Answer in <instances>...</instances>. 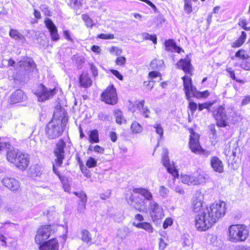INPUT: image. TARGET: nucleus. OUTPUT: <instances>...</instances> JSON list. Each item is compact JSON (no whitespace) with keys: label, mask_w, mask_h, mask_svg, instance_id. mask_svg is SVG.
Instances as JSON below:
<instances>
[{"label":"nucleus","mask_w":250,"mask_h":250,"mask_svg":"<svg viewBox=\"0 0 250 250\" xmlns=\"http://www.w3.org/2000/svg\"><path fill=\"white\" fill-rule=\"evenodd\" d=\"M116 116V122L118 124H122V114L120 110H117L115 113Z\"/></svg>","instance_id":"nucleus-49"},{"label":"nucleus","mask_w":250,"mask_h":250,"mask_svg":"<svg viewBox=\"0 0 250 250\" xmlns=\"http://www.w3.org/2000/svg\"><path fill=\"white\" fill-rule=\"evenodd\" d=\"M10 36L17 40H22L24 39L23 35L20 33L17 30L11 29L9 32Z\"/></svg>","instance_id":"nucleus-31"},{"label":"nucleus","mask_w":250,"mask_h":250,"mask_svg":"<svg viewBox=\"0 0 250 250\" xmlns=\"http://www.w3.org/2000/svg\"><path fill=\"white\" fill-rule=\"evenodd\" d=\"M67 119L64 112L58 115V110L54 112L53 119L45 127V134L49 139H55L60 137L64 131Z\"/></svg>","instance_id":"nucleus-3"},{"label":"nucleus","mask_w":250,"mask_h":250,"mask_svg":"<svg viewBox=\"0 0 250 250\" xmlns=\"http://www.w3.org/2000/svg\"><path fill=\"white\" fill-rule=\"evenodd\" d=\"M66 144L62 139H60L56 145V147L54 149V153L56 159H55V164L57 166L60 167L62 163V161L64 158V149Z\"/></svg>","instance_id":"nucleus-10"},{"label":"nucleus","mask_w":250,"mask_h":250,"mask_svg":"<svg viewBox=\"0 0 250 250\" xmlns=\"http://www.w3.org/2000/svg\"><path fill=\"white\" fill-rule=\"evenodd\" d=\"M202 176L199 175L198 177H194L192 176H189V185H197L200 184V180L201 179Z\"/></svg>","instance_id":"nucleus-36"},{"label":"nucleus","mask_w":250,"mask_h":250,"mask_svg":"<svg viewBox=\"0 0 250 250\" xmlns=\"http://www.w3.org/2000/svg\"><path fill=\"white\" fill-rule=\"evenodd\" d=\"M184 83V90L186 96L188 101L193 96H198L199 95L195 94L196 88L192 85L191 79L188 76H185L182 77Z\"/></svg>","instance_id":"nucleus-11"},{"label":"nucleus","mask_w":250,"mask_h":250,"mask_svg":"<svg viewBox=\"0 0 250 250\" xmlns=\"http://www.w3.org/2000/svg\"><path fill=\"white\" fill-rule=\"evenodd\" d=\"M98 38L102 39H113L114 38L113 34H101L98 36Z\"/></svg>","instance_id":"nucleus-50"},{"label":"nucleus","mask_w":250,"mask_h":250,"mask_svg":"<svg viewBox=\"0 0 250 250\" xmlns=\"http://www.w3.org/2000/svg\"><path fill=\"white\" fill-rule=\"evenodd\" d=\"M155 129L156 132L160 135V139H161L163 136L164 130L162 125L159 124H156L153 125Z\"/></svg>","instance_id":"nucleus-41"},{"label":"nucleus","mask_w":250,"mask_h":250,"mask_svg":"<svg viewBox=\"0 0 250 250\" xmlns=\"http://www.w3.org/2000/svg\"><path fill=\"white\" fill-rule=\"evenodd\" d=\"M90 69L92 73L93 76L95 77L98 76V73L96 67L93 64H90Z\"/></svg>","instance_id":"nucleus-58"},{"label":"nucleus","mask_w":250,"mask_h":250,"mask_svg":"<svg viewBox=\"0 0 250 250\" xmlns=\"http://www.w3.org/2000/svg\"><path fill=\"white\" fill-rule=\"evenodd\" d=\"M198 0H184V11L189 14L197 10Z\"/></svg>","instance_id":"nucleus-22"},{"label":"nucleus","mask_w":250,"mask_h":250,"mask_svg":"<svg viewBox=\"0 0 250 250\" xmlns=\"http://www.w3.org/2000/svg\"><path fill=\"white\" fill-rule=\"evenodd\" d=\"M131 130L134 133H139L142 132V128L138 123L134 122L131 125Z\"/></svg>","instance_id":"nucleus-34"},{"label":"nucleus","mask_w":250,"mask_h":250,"mask_svg":"<svg viewBox=\"0 0 250 250\" xmlns=\"http://www.w3.org/2000/svg\"><path fill=\"white\" fill-rule=\"evenodd\" d=\"M57 92V90L56 88L48 89L42 84H41L36 92V95L37 96L38 101L43 102L53 97L56 94Z\"/></svg>","instance_id":"nucleus-6"},{"label":"nucleus","mask_w":250,"mask_h":250,"mask_svg":"<svg viewBox=\"0 0 250 250\" xmlns=\"http://www.w3.org/2000/svg\"><path fill=\"white\" fill-rule=\"evenodd\" d=\"M173 223V220L171 218H167L163 223V227L166 229L168 227L171 226Z\"/></svg>","instance_id":"nucleus-52"},{"label":"nucleus","mask_w":250,"mask_h":250,"mask_svg":"<svg viewBox=\"0 0 250 250\" xmlns=\"http://www.w3.org/2000/svg\"><path fill=\"white\" fill-rule=\"evenodd\" d=\"M150 67L152 69L162 70L165 68L164 62L163 60L153 59L150 63Z\"/></svg>","instance_id":"nucleus-26"},{"label":"nucleus","mask_w":250,"mask_h":250,"mask_svg":"<svg viewBox=\"0 0 250 250\" xmlns=\"http://www.w3.org/2000/svg\"><path fill=\"white\" fill-rule=\"evenodd\" d=\"M213 103L211 102L205 103L202 104H199L198 110L199 111L203 110L204 108L209 109V108L212 105Z\"/></svg>","instance_id":"nucleus-47"},{"label":"nucleus","mask_w":250,"mask_h":250,"mask_svg":"<svg viewBox=\"0 0 250 250\" xmlns=\"http://www.w3.org/2000/svg\"><path fill=\"white\" fill-rule=\"evenodd\" d=\"M175 191L177 193H178L179 194L181 195H184L185 193V191L182 188H181L180 186H177L175 188Z\"/></svg>","instance_id":"nucleus-62"},{"label":"nucleus","mask_w":250,"mask_h":250,"mask_svg":"<svg viewBox=\"0 0 250 250\" xmlns=\"http://www.w3.org/2000/svg\"><path fill=\"white\" fill-rule=\"evenodd\" d=\"M44 23L46 27L50 32L52 41L55 42L58 41L60 39V37L58 33V30L56 25L53 21L49 19H46L44 21Z\"/></svg>","instance_id":"nucleus-15"},{"label":"nucleus","mask_w":250,"mask_h":250,"mask_svg":"<svg viewBox=\"0 0 250 250\" xmlns=\"http://www.w3.org/2000/svg\"><path fill=\"white\" fill-rule=\"evenodd\" d=\"M188 101H189L188 108L190 110L191 113H193L197 109V105L195 103H194L193 102H191V99Z\"/></svg>","instance_id":"nucleus-51"},{"label":"nucleus","mask_w":250,"mask_h":250,"mask_svg":"<svg viewBox=\"0 0 250 250\" xmlns=\"http://www.w3.org/2000/svg\"><path fill=\"white\" fill-rule=\"evenodd\" d=\"M21 152L16 148L9 149L7 151L6 159L11 163L13 164L14 162L20 156Z\"/></svg>","instance_id":"nucleus-23"},{"label":"nucleus","mask_w":250,"mask_h":250,"mask_svg":"<svg viewBox=\"0 0 250 250\" xmlns=\"http://www.w3.org/2000/svg\"><path fill=\"white\" fill-rule=\"evenodd\" d=\"M227 72L229 73V77L233 80L236 81L237 82H239L240 83H244V81L243 80H238L236 79L234 71L233 70L232 68L231 67H229L227 69Z\"/></svg>","instance_id":"nucleus-38"},{"label":"nucleus","mask_w":250,"mask_h":250,"mask_svg":"<svg viewBox=\"0 0 250 250\" xmlns=\"http://www.w3.org/2000/svg\"><path fill=\"white\" fill-rule=\"evenodd\" d=\"M195 94L199 95V97L197 96H194V97H196L197 98H200L203 97H207L209 95V92L208 90H206L203 92H200L198 91L197 89L196 90V92Z\"/></svg>","instance_id":"nucleus-48"},{"label":"nucleus","mask_w":250,"mask_h":250,"mask_svg":"<svg viewBox=\"0 0 250 250\" xmlns=\"http://www.w3.org/2000/svg\"><path fill=\"white\" fill-rule=\"evenodd\" d=\"M240 38H238L237 40H236L232 44V47H239L241 46L244 42Z\"/></svg>","instance_id":"nucleus-54"},{"label":"nucleus","mask_w":250,"mask_h":250,"mask_svg":"<svg viewBox=\"0 0 250 250\" xmlns=\"http://www.w3.org/2000/svg\"><path fill=\"white\" fill-rule=\"evenodd\" d=\"M239 66L243 69L250 70V61L248 59L242 61Z\"/></svg>","instance_id":"nucleus-44"},{"label":"nucleus","mask_w":250,"mask_h":250,"mask_svg":"<svg viewBox=\"0 0 250 250\" xmlns=\"http://www.w3.org/2000/svg\"><path fill=\"white\" fill-rule=\"evenodd\" d=\"M190 133L189 141V146L191 151L194 153H200L202 150L201 147L199 144V135L195 132L193 129H190Z\"/></svg>","instance_id":"nucleus-9"},{"label":"nucleus","mask_w":250,"mask_h":250,"mask_svg":"<svg viewBox=\"0 0 250 250\" xmlns=\"http://www.w3.org/2000/svg\"><path fill=\"white\" fill-rule=\"evenodd\" d=\"M192 207L195 212H199L195 218V227L199 230L205 231L210 228L226 213V203L219 201L209 207L203 208L204 195L196 192L192 199Z\"/></svg>","instance_id":"nucleus-1"},{"label":"nucleus","mask_w":250,"mask_h":250,"mask_svg":"<svg viewBox=\"0 0 250 250\" xmlns=\"http://www.w3.org/2000/svg\"><path fill=\"white\" fill-rule=\"evenodd\" d=\"M167 246V244L165 242V241L162 239L160 238L159 240V247L160 248L163 250Z\"/></svg>","instance_id":"nucleus-63"},{"label":"nucleus","mask_w":250,"mask_h":250,"mask_svg":"<svg viewBox=\"0 0 250 250\" xmlns=\"http://www.w3.org/2000/svg\"><path fill=\"white\" fill-rule=\"evenodd\" d=\"M80 85L83 87H88L91 85L92 81L87 74L83 73L79 79Z\"/></svg>","instance_id":"nucleus-28"},{"label":"nucleus","mask_w":250,"mask_h":250,"mask_svg":"<svg viewBox=\"0 0 250 250\" xmlns=\"http://www.w3.org/2000/svg\"><path fill=\"white\" fill-rule=\"evenodd\" d=\"M2 184L8 189L15 191L20 188L19 182L13 178L5 177L1 181Z\"/></svg>","instance_id":"nucleus-17"},{"label":"nucleus","mask_w":250,"mask_h":250,"mask_svg":"<svg viewBox=\"0 0 250 250\" xmlns=\"http://www.w3.org/2000/svg\"><path fill=\"white\" fill-rule=\"evenodd\" d=\"M26 99V96L21 89L15 91L10 96L9 102L11 104L21 102Z\"/></svg>","instance_id":"nucleus-19"},{"label":"nucleus","mask_w":250,"mask_h":250,"mask_svg":"<svg viewBox=\"0 0 250 250\" xmlns=\"http://www.w3.org/2000/svg\"><path fill=\"white\" fill-rule=\"evenodd\" d=\"M210 165L213 169L219 173L224 172V165L222 161L217 157H213L210 160Z\"/></svg>","instance_id":"nucleus-21"},{"label":"nucleus","mask_w":250,"mask_h":250,"mask_svg":"<svg viewBox=\"0 0 250 250\" xmlns=\"http://www.w3.org/2000/svg\"><path fill=\"white\" fill-rule=\"evenodd\" d=\"M149 78L151 80L157 77H161V74L158 71H153L149 73Z\"/></svg>","instance_id":"nucleus-53"},{"label":"nucleus","mask_w":250,"mask_h":250,"mask_svg":"<svg viewBox=\"0 0 250 250\" xmlns=\"http://www.w3.org/2000/svg\"><path fill=\"white\" fill-rule=\"evenodd\" d=\"M145 104V101L142 100L140 101L136 100L135 99L129 100L127 103L128 110L133 113L137 109H140L141 106H143Z\"/></svg>","instance_id":"nucleus-20"},{"label":"nucleus","mask_w":250,"mask_h":250,"mask_svg":"<svg viewBox=\"0 0 250 250\" xmlns=\"http://www.w3.org/2000/svg\"><path fill=\"white\" fill-rule=\"evenodd\" d=\"M18 67L23 68L27 71H33L36 67V64L34 61L30 58L26 57L17 62Z\"/></svg>","instance_id":"nucleus-18"},{"label":"nucleus","mask_w":250,"mask_h":250,"mask_svg":"<svg viewBox=\"0 0 250 250\" xmlns=\"http://www.w3.org/2000/svg\"><path fill=\"white\" fill-rule=\"evenodd\" d=\"M148 208L150 216L153 221H158L164 216L163 208L154 201L149 203Z\"/></svg>","instance_id":"nucleus-7"},{"label":"nucleus","mask_w":250,"mask_h":250,"mask_svg":"<svg viewBox=\"0 0 250 250\" xmlns=\"http://www.w3.org/2000/svg\"><path fill=\"white\" fill-rule=\"evenodd\" d=\"M16 224L10 222H6L2 224V226L1 227H4L6 229L11 228L12 229H16Z\"/></svg>","instance_id":"nucleus-55"},{"label":"nucleus","mask_w":250,"mask_h":250,"mask_svg":"<svg viewBox=\"0 0 250 250\" xmlns=\"http://www.w3.org/2000/svg\"><path fill=\"white\" fill-rule=\"evenodd\" d=\"M0 243L2 246H7L6 239L5 236L0 232Z\"/></svg>","instance_id":"nucleus-59"},{"label":"nucleus","mask_w":250,"mask_h":250,"mask_svg":"<svg viewBox=\"0 0 250 250\" xmlns=\"http://www.w3.org/2000/svg\"><path fill=\"white\" fill-rule=\"evenodd\" d=\"M110 72L115 76L117 78H118L120 80H123V76L122 75L120 74V73L116 70L111 69L110 70Z\"/></svg>","instance_id":"nucleus-56"},{"label":"nucleus","mask_w":250,"mask_h":250,"mask_svg":"<svg viewBox=\"0 0 250 250\" xmlns=\"http://www.w3.org/2000/svg\"><path fill=\"white\" fill-rule=\"evenodd\" d=\"M133 191L141 194L146 200L152 201V194L148 189L143 188H137L133 189Z\"/></svg>","instance_id":"nucleus-25"},{"label":"nucleus","mask_w":250,"mask_h":250,"mask_svg":"<svg viewBox=\"0 0 250 250\" xmlns=\"http://www.w3.org/2000/svg\"><path fill=\"white\" fill-rule=\"evenodd\" d=\"M162 161L163 165L166 167L168 172L171 174L174 177L178 176V171L170 165L168 156V150L167 148L163 149Z\"/></svg>","instance_id":"nucleus-13"},{"label":"nucleus","mask_w":250,"mask_h":250,"mask_svg":"<svg viewBox=\"0 0 250 250\" xmlns=\"http://www.w3.org/2000/svg\"><path fill=\"white\" fill-rule=\"evenodd\" d=\"M141 36L144 40H147L152 41L153 43L156 44L157 37L156 35H150L147 33H143Z\"/></svg>","instance_id":"nucleus-33"},{"label":"nucleus","mask_w":250,"mask_h":250,"mask_svg":"<svg viewBox=\"0 0 250 250\" xmlns=\"http://www.w3.org/2000/svg\"><path fill=\"white\" fill-rule=\"evenodd\" d=\"M249 234L247 226L241 224L230 225L227 232L228 240L233 243L245 241Z\"/></svg>","instance_id":"nucleus-4"},{"label":"nucleus","mask_w":250,"mask_h":250,"mask_svg":"<svg viewBox=\"0 0 250 250\" xmlns=\"http://www.w3.org/2000/svg\"><path fill=\"white\" fill-rule=\"evenodd\" d=\"M104 148L101 147L99 145H96L94 147V151L95 152L99 153H103L104 152Z\"/></svg>","instance_id":"nucleus-60"},{"label":"nucleus","mask_w":250,"mask_h":250,"mask_svg":"<svg viewBox=\"0 0 250 250\" xmlns=\"http://www.w3.org/2000/svg\"><path fill=\"white\" fill-rule=\"evenodd\" d=\"M250 102V96H246L242 101V105H246Z\"/></svg>","instance_id":"nucleus-64"},{"label":"nucleus","mask_w":250,"mask_h":250,"mask_svg":"<svg viewBox=\"0 0 250 250\" xmlns=\"http://www.w3.org/2000/svg\"><path fill=\"white\" fill-rule=\"evenodd\" d=\"M138 194L135 192L132 193L127 202L130 206L141 212L143 210L144 201Z\"/></svg>","instance_id":"nucleus-12"},{"label":"nucleus","mask_w":250,"mask_h":250,"mask_svg":"<svg viewBox=\"0 0 250 250\" xmlns=\"http://www.w3.org/2000/svg\"><path fill=\"white\" fill-rule=\"evenodd\" d=\"M140 110L144 117L146 118L149 117V114L150 113V111L147 106H145L144 105L141 106V109Z\"/></svg>","instance_id":"nucleus-45"},{"label":"nucleus","mask_w":250,"mask_h":250,"mask_svg":"<svg viewBox=\"0 0 250 250\" xmlns=\"http://www.w3.org/2000/svg\"><path fill=\"white\" fill-rule=\"evenodd\" d=\"M233 112L232 108L226 109L224 105L216 107L213 111V114L216 120V124L219 127H226L228 125V116Z\"/></svg>","instance_id":"nucleus-5"},{"label":"nucleus","mask_w":250,"mask_h":250,"mask_svg":"<svg viewBox=\"0 0 250 250\" xmlns=\"http://www.w3.org/2000/svg\"><path fill=\"white\" fill-rule=\"evenodd\" d=\"M82 239L83 242L89 243L91 241L92 238L90 233L86 229H83L82 231Z\"/></svg>","instance_id":"nucleus-32"},{"label":"nucleus","mask_w":250,"mask_h":250,"mask_svg":"<svg viewBox=\"0 0 250 250\" xmlns=\"http://www.w3.org/2000/svg\"><path fill=\"white\" fill-rule=\"evenodd\" d=\"M98 131L96 129L90 131L89 134V141L92 143L99 142Z\"/></svg>","instance_id":"nucleus-29"},{"label":"nucleus","mask_w":250,"mask_h":250,"mask_svg":"<svg viewBox=\"0 0 250 250\" xmlns=\"http://www.w3.org/2000/svg\"><path fill=\"white\" fill-rule=\"evenodd\" d=\"M82 1L83 0H69L68 3L70 6L76 9L82 5Z\"/></svg>","instance_id":"nucleus-37"},{"label":"nucleus","mask_w":250,"mask_h":250,"mask_svg":"<svg viewBox=\"0 0 250 250\" xmlns=\"http://www.w3.org/2000/svg\"><path fill=\"white\" fill-rule=\"evenodd\" d=\"M116 62L117 65H122L125 62V58L124 57H119L117 59Z\"/></svg>","instance_id":"nucleus-61"},{"label":"nucleus","mask_w":250,"mask_h":250,"mask_svg":"<svg viewBox=\"0 0 250 250\" xmlns=\"http://www.w3.org/2000/svg\"><path fill=\"white\" fill-rule=\"evenodd\" d=\"M83 20L85 22L86 26L87 27H92L95 24L90 17H83Z\"/></svg>","instance_id":"nucleus-46"},{"label":"nucleus","mask_w":250,"mask_h":250,"mask_svg":"<svg viewBox=\"0 0 250 250\" xmlns=\"http://www.w3.org/2000/svg\"><path fill=\"white\" fill-rule=\"evenodd\" d=\"M74 194L76 195L79 199L80 200L78 202L80 203H86L87 202V196L83 191L81 192H74Z\"/></svg>","instance_id":"nucleus-35"},{"label":"nucleus","mask_w":250,"mask_h":250,"mask_svg":"<svg viewBox=\"0 0 250 250\" xmlns=\"http://www.w3.org/2000/svg\"><path fill=\"white\" fill-rule=\"evenodd\" d=\"M29 162V161L28 155L21 152L20 156L18 158V159L14 162L13 164L19 169L23 170L28 166Z\"/></svg>","instance_id":"nucleus-16"},{"label":"nucleus","mask_w":250,"mask_h":250,"mask_svg":"<svg viewBox=\"0 0 250 250\" xmlns=\"http://www.w3.org/2000/svg\"><path fill=\"white\" fill-rule=\"evenodd\" d=\"M165 50L170 52H175L180 53L182 50L181 48L178 47L173 40H168L165 42Z\"/></svg>","instance_id":"nucleus-24"},{"label":"nucleus","mask_w":250,"mask_h":250,"mask_svg":"<svg viewBox=\"0 0 250 250\" xmlns=\"http://www.w3.org/2000/svg\"><path fill=\"white\" fill-rule=\"evenodd\" d=\"M98 117L99 120L103 121L110 122L112 120V117L110 116L103 112H100L98 114Z\"/></svg>","instance_id":"nucleus-39"},{"label":"nucleus","mask_w":250,"mask_h":250,"mask_svg":"<svg viewBox=\"0 0 250 250\" xmlns=\"http://www.w3.org/2000/svg\"><path fill=\"white\" fill-rule=\"evenodd\" d=\"M132 225L137 228L144 229L149 233H151L153 231V228L151 225L146 222H143L141 223L133 222Z\"/></svg>","instance_id":"nucleus-27"},{"label":"nucleus","mask_w":250,"mask_h":250,"mask_svg":"<svg viewBox=\"0 0 250 250\" xmlns=\"http://www.w3.org/2000/svg\"><path fill=\"white\" fill-rule=\"evenodd\" d=\"M189 176L187 175H182L181 180L182 183L189 185Z\"/></svg>","instance_id":"nucleus-57"},{"label":"nucleus","mask_w":250,"mask_h":250,"mask_svg":"<svg viewBox=\"0 0 250 250\" xmlns=\"http://www.w3.org/2000/svg\"><path fill=\"white\" fill-rule=\"evenodd\" d=\"M86 203L78 202L77 211L80 214H83L86 209Z\"/></svg>","instance_id":"nucleus-43"},{"label":"nucleus","mask_w":250,"mask_h":250,"mask_svg":"<svg viewBox=\"0 0 250 250\" xmlns=\"http://www.w3.org/2000/svg\"><path fill=\"white\" fill-rule=\"evenodd\" d=\"M190 62V60L188 57L181 59L176 64L177 68L182 69L186 73L191 75L193 67Z\"/></svg>","instance_id":"nucleus-14"},{"label":"nucleus","mask_w":250,"mask_h":250,"mask_svg":"<svg viewBox=\"0 0 250 250\" xmlns=\"http://www.w3.org/2000/svg\"><path fill=\"white\" fill-rule=\"evenodd\" d=\"M97 160L93 157H89L86 162V166L89 168L93 167L97 165Z\"/></svg>","instance_id":"nucleus-42"},{"label":"nucleus","mask_w":250,"mask_h":250,"mask_svg":"<svg viewBox=\"0 0 250 250\" xmlns=\"http://www.w3.org/2000/svg\"><path fill=\"white\" fill-rule=\"evenodd\" d=\"M235 57L238 58L242 61L248 60L249 58V55L244 49H240L235 53ZM232 60H234V57H231Z\"/></svg>","instance_id":"nucleus-30"},{"label":"nucleus","mask_w":250,"mask_h":250,"mask_svg":"<svg viewBox=\"0 0 250 250\" xmlns=\"http://www.w3.org/2000/svg\"><path fill=\"white\" fill-rule=\"evenodd\" d=\"M160 195L164 198H166L168 196L169 190L165 186H161L159 188Z\"/></svg>","instance_id":"nucleus-40"},{"label":"nucleus","mask_w":250,"mask_h":250,"mask_svg":"<svg viewBox=\"0 0 250 250\" xmlns=\"http://www.w3.org/2000/svg\"><path fill=\"white\" fill-rule=\"evenodd\" d=\"M53 232L50 225L42 226L39 229L35 237V242L40 245V250H58V241L53 238L45 242Z\"/></svg>","instance_id":"nucleus-2"},{"label":"nucleus","mask_w":250,"mask_h":250,"mask_svg":"<svg viewBox=\"0 0 250 250\" xmlns=\"http://www.w3.org/2000/svg\"><path fill=\"white\" fill-rule=\"evenodd\" d=\"M103 101L109 104H114L117 102V96L116 89L113 85L109 86L101 95Z\"/></svg>","instance_id":"nucleus-8"}]
</instances>
